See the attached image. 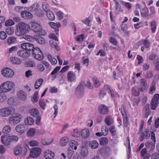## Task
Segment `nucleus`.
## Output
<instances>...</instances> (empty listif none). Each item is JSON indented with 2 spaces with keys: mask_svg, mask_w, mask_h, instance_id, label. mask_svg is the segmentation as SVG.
<instances>
[{
  "mask_svg": "<svg viewBox=\"0 0 159 159\" xmlns=\"http://www.w3.org/2000/svg\"><path fill=\"white\" fill-rule=\"evenodd\" d=\"M29 26L24 22H20L16 25V28L15 31L16 34L18 36H21L26 32Z\"/></svg>",
  "mask_w": 159,
  "mask_h": 159,
  "instance_id": "obj_1",
  "label": "nucleus"
},
{
  "mask_svg": "<svg viewBox=\"0 0 159 159\" xmlns=\"http://www.w3.org/2000/svg\"><path fill=\"white\" fill-rule=\"evenodd\" d=\"M30 28L34 32L40 35H44L46 32L43 30L41 25L38 22L35 21L31 22L30 23Z\"/></svg>",
  "mask_w": 159,
  "mask_h": 159,
  "instance_id": "obj_2",
  "label": "nucleus"
},
{
  "mask_svg": "<svg viewBox=\"0 0 159 159\" xmlns=\"http://www.w3.org/2000/svg\"><path fill=\"white\" fill-rule=\"evenodd\" d=\"M14 85L15 84L13 82L7 81L1 85L0 89L1 91L3 93H7L12 90Z\"/></svg>",
  "mask_w": 159,
  "mask_h": 159,
  "instance_id": "obj_3",
  "label": "nucleus"
},
{
  "mask_svg": "<svg viewBox=\"0 0 159 159\" xmlns=\"http://www.w3.org/2000/svg\"><path fill=\"white\" fill-rule=\"evenodd\" d=\"M28 148V146L23 147L20 146H18L15 148V154L16 156L24 157L27 153Z\"/></svg>",
  "mask_w": 159,
  "mask_h": 159,
  "instance_id": "obj_4",
  "label": "nucleus"
},
{
  "mask_svg": "<svg viewBox=\"0 0 159 159\" xmlns=\"http://www.w3.org/2000/svg\"><path fill=\"white\" fill-rule=\"evenodd\" d=\"M15 111V108L11 107H4L0 109V116L7 117L12 114Z\"/></svg>",
  "mask_w": 159,
  "mask_h": 159,
  "instance_id": "obj_5",
  "label": "nucleus"
},
{
  "mask_svg": "<svg viewBox=\"0 0 159 159\" xmlns=\"http://www.w3.org/2000/svg\"><path fill=\"white\" fill-rule=\"evenodd\" d=\"M21 120V116L18 114H15L12 116L9 117L8 123L13 125H16Z\"/></svg>",
  "mask_w": 159,
  "mask_h": 159,
  "instance_id": "obj_6",
  "label": "nucleus"
},
{
  "mask_svg": "<svg viewBox=\"0 0 159 159\" xmlns=\"http://www.w3.org/2000/svg\"><path fill=\"white\" fill-rule=\"evenodd\" d=\"M33 57L35 59L40 61L43 58L42 52L38 48H35L32 52Z\"/></svg>",
  "mask_w": 159,
  "mask_h": 159,
  "instance_id": "obj_7",
  "label": "nucleus"
},
{
  "mask_svg": "<svg viewBox=\"0 0 159 159\" xmlns=\"http://www.w3.org/2000/svg\"><path fill=\"white\" fill-rule=\"evenodd\" d=\"M1 73L4 76L8 78L12 77L14 74V71L8 68H3L1 71Z\"/></svg>",
  "mask_w": 159,
  "mask_h": 159,
  "instance_id": "obj_8",
  "label": "nucleus"
},
{
  "mask_svg": "<svg viewBox=\"0 0 159 159\" xmlns=\"http://www.w3.org/2000/svg\"><path fill=\"white\" fill-rule=\"evenodd\" d=\"M41 149L39 148L35 147L31 149L30 156L33 158L38 157L41 153Z\"/></svg>",
  "mask_w": 159,
  "mask_h": 159,
  "instance_id": "obj_9",
  "label": "nucleus"
},
{
  "mask_svg": "<svg viewBox=\"0 0 159 159\" xmlns=\"http://www.w3.org/2000/svg\"><path fill=\"white\" fill-rule=\"evenodd\" d=\"M21 48L28 52H30L34 49L33 45L30 43H24L21 44Z\"/></svg>",
  "mask_w": 159,
  "mask_h": 159,
  "instance_id": "obj_10",
  "label": "nucleus"
},
{
  "mask_svg": "<svg viewBox=\"0 0 159 159\" xmlns=\"http://www.w3.org/2000/svg\"><path fill=\"white\" fill-rule=\"evenodd\" d=\"M98 111L99 113L102 115H106L109 111L108 108L105 105L101 104L98 107Z\"/></svg>",
  "mask_w": 159,
  "mask_h": 159,
  "instance_id": "obj_11",
  "label": "nucleus"
},
{
  "mask_svg": "<svg viewBox=\"0 0 159 159\" xmlns=\"http://www.w3.org/2000/svg\"><path fill=\"white\" fill-rule=\"evenodd\" d=\"M16 130L21 134H23L26 131L25 126L24 124H20L16 125L15 127Z\"/></svg>",
  "mask_w": 159,
  "mask_h": 159,
  "instance_id": "obj_12",
  "label": "nucleus"
},
{
  "mask_svg": "<svg viewBox=\"0 0 159 159\" xmlns=\"http://www.w3.org/2000/svg\"><path fill=\"white\" fill-rule=\"evenodd\" d=\"M54 156V153L49 150H45L44 152V156L45 159H53Z\"/></svg>",
  "mask_w": 159,
  "mask_h": 159,
  "instance_id": "obj_13",
  "label": "nucleus"
},
{
  "mask_svg": "<svg viewBox=\"0 0 159 159\" xmlns=\"http://www.w3.org/2000/svg\"><path fill=\"white\" fill-rule=\"evenodd\" d=\"M17 95L18 98L22 101H25L27 99L26 93L23 90H20L18 92Z\"/></svg>",
  "mask_w": 159,
  "mask_h": 159,
  "instance_id": "obj_14",
  "label": "nucleus"
},
{
  "mask_svg": "<svg viewBox=\"0 0 159 159\" xmlns=\"http://www.w3.org/2000/svg\"><path fill=\"white\" fill-rule=\"evenodd\" d=\"M1 141L3 144L7 146H9L11 144L9 136H2L1 137Z\"/></svg>",
  "mask_w": 159,
  "mask_h": 159,
  "instance_id": "obj_15",
  "label": "nucleus"
},
{
  "mask_svg": "<svg viewBox=\"0 0 159 159\" xmlns=\"http://www.w3.org/2000/svg\"><path fill=\"white\" fill-rule=\"evenodd\" d=\"M145 134L143 132H141L140 134V140L141 141H142L144 139H148L149 138L150 136V134L149 133L148 130L147 129L145 130Z\"/></svg>",
  "mask_w": 159,
  "mask_h": 159,
  "instance_id": "obj_16",
  "label": "nucleus"
},
{
  "mask_svg": "<svg viewBox=\"0 0 159 159\" xmlns=\"http://www.w3.org/2000/svg\"><path fill=\"white\" fill-rule=\"evenodd\" d=\"M17 54L22 57L27 58L30 56V53L29 52L26 51L25 50L23 49L18 51Z\"/></svg>",
  "mask_w": 159,
  "mask_h": 159,
  "instance_id": "obj_17",
  "label": "nucleus"
},
{
  "mask_svg": "<svg viewBox=\"0 0 159 159\" xmlns=\"http://www.w3.org/2000/svg\"><path fill=\"white\" fill-rule=\"evenodd\" d=\"M149 104H147L144 107L143 114L144 117L147 118L150 113L151 111L149 108Z\"/></svg>",
  "mask_w": 159,
  "mask_h": 159,
  "instance_id": "obj_18",
  "label": "nucleus"
},
{
  "mask_svg": "<svg viewBox=\"0 0 159 159\" xmlns=\"http://www.w3.org/2000/svg\"><path fill=\"white\" fill-rule=\"evenodd\" d=\"M76 75L72 71L68 72L67 75V79L68 81L72 82L75 80Z\"/></svg>",
  "mask_w": 159,
  "mask_h": 159,
  "instance_id": "obj_19",
  "label": "nucleus"
},
{
  "mask_svg": "<svg viewBox=\"0 0 159 159\" xmlns=\"http://www.w3.org/2000/svg\"><path fill=\"white\" fill-rule=\"evenodd\" d=\"M146 81L144 79H141L140 80V87L139 89V90L141 92H143L146 89L147 86Z\"/></svg>",
  "mask_w": 159,
  "mask_h": 159,
  "instance_id": "obj_20",
  "label": "nucleus"
},
{
  "mask_svg": "<svg viewBox=\"0 0 159 159\" xmlns=\"http://www.w3.org/2000/svg\"><path fill=\"white\" fill-rule=\"evenodd\" d=\"M123 111L122 110V108H121V113L123 119V123L125 127H126L128 126V121L126 113L124 111V106H122Z\"/></svg>",
  "mask_w": 159,
  "mask_h": 159,
  "instance_id": "obj_21",
  "label": "nucleus"
},
{
  "mask_svg": "<svg viewBox=\"0 0 159 159\" xmlns=\"http://www.w3.org/2000/svg\"><path fill=\"white\" fill-rule=\"evenodd\" d=\"M110 150V149L109 148H102L100 150V152L102 156L106 157L109 155Z\"/></svg>",
  "mask_w": 159,
  "mask_h": 159,
  "instance_id": "obj_22",
  "label": "nucleus"
},
{
  "mask_svg": "<svg viewBox=\"0 0 159 159\" xmlns=\"http://www.w3.org/2000/svg\"><path fill=\"white\" fill-rule=\"evenodd\" d=\"M141 155L143 158V159H149L150 156L149 153H147V150L145 148L141 150Z\"/></svg>",
  "mask_w": 159,
  "mask_h": 159,
  "instance_id": "obj_23",
  "label": "nucleus"
},
{
  "mask_svg": "<svg viewBox=\"0 0 159 159\" xmlns=\"http://www.w3.org/2000/svg\"><path fill=\"white\" fill-rule=\"evenodd\" d=\"M21 15L22 17L27 19H31L33 17V15L30 12L25 11L21 13Z\"/></svg>",
  "mask_w": 159,
  "mask_h": 159,
  "instance_id": "obj_24",
  "label": "nucleus"
},
{
  "mask_svg": "<svg viewBox=\"0 0 159 159\" xmlns=\"http://www.w3.org/2000/svg\"><path fill=\"white\" fill-rule=\"evenodd\" d=\"M155 140H153V141L149 142H146L145 145L147 148H151V149H150V151H152L155 148Z\"/></svg>",
  "mask_w": 159,
  "mask_h": 159,
  "instance_id": "obj_25",
  "label": "nucleus"
},
{
  "mask_svg": "<svg viewBox=\"0 0 159 159\" xmlns=\"http://www.w3.org/2000/svg\"><path fill=\"white\" fill-rule=\"evenodd\" d=\"M68 139L66 137H64L60 139L59 144L62 146H64L66 145L68 143Z\"/></svg>",
  "mask_w": 159,
  "mask_h": 159,
  "instance_id": "obj_26",
  "label": "nucleus"
},
{
  "mask_svg": "<svg viewBox=\"0 0 159 159\" xmlns=\"http://www.w3.org/2000/svg\"><path fill=\"white\" fill-rule=\"evenodd\" d=\"M157 22L155 20H153L150 23V29L152 33H155L157 28Z\"/></svg>",
  "mask_w": 159,
  "mask_h": 159,
  "instance_id": "obj_27",
  "label": "nucleus"
},
{
  "mask_svg": "<svg viewBox=\"0 0 159 159\" xmlns=\"http://www.w3.org/2000/svg\"><path fill=\"white\" fill-rule=\"evenodd\" d=\"M99 145L98 142L95 140L91 141L89 143V147L92 149H96Z\"/></svg>",
  "mask_w": 159,
  "mask_h": 159,
  "instance_id": "obj_28",
  "label": "nucleus"
},
{
  "mask_svg": "<svg viewBox=\"0 0 159 159\" xmlns=\"http://www.w3.org/2000/svg\"><path fill=\"white\" fill-rule=\"evenodd\" d=\"M35 39L37 42L40 44H44L45 43V39L41 36H36Z\"/></svg>",
  "mask_w": 159,
  "mask_h": 159,
  "instance_id": "obj_29",
  "label": "nucleus"
},
{
  "mask_svg": "<svg viewBox=\"0 0 159 159\" xmlns=\"http://www.w3.org/2000/svg\"><path fill=\"white\" fill-rule=\"evenodd\" d=\"M11 62L14 64H19L21 63V61L19 58L12 57L10 59Z\"/></svg>",
  "mask_w": 159,
  "mask_h": 159,
  "instance_id": "obj_30",
  "label": "nucleus"
},
{
  "mask_svg": "<svg viewBox=\"0 0 159 159\" xmlns=\"http://www.w3.org/2000/svg\"><path fill=\"white\" fill-rule=\"evenodd\" d=\"M81 155L84 157H87L88 154V152L85 147L82 146L80 152Z\"/></svg>",
  "mask_w": 159,
  "mask_h": 159,
  "instance_id": "obj_31",
  "label": "nucleus"
},
{
  "mask_svg": "<svg viewBox=\"0 0 159 159\" xmlns=\"http://www.w3.org/2000/svg\"><path fill=\"white\" fill-rule=\"evenodd\" d=\"M47 16L48 19L51 21L53 20H55V16L53 13L50 11H48L47 12Z\"/></svg>",
  "mask_w": 159,
  "mask_h": 159,
  "instance_id": "obj_32",
  "label": "nucleus"
},
{
  "mask_svg": "<svg viewBox=\"0 0 159 159\" xmlns=\"http://www.w3.org/2000/svg\"><path fill=\"white\" fill-rule=\"evenodd\" d=\"M104 121L107 125L110 126L111 125L113 122V120L111 116H107L106 117Z\"/></svg>",
  "mask_w": 159,
  "mask_h": 159,
  "instance_id": "obj_33",
  "label": "nucleus"
},
{
  "mask_svg": "<svg viewBox=\"0 0 159 159\" xmlns=\"http://www.w3.org/2000/svg\"><path fill=\"white\" fill-rule=\"evenodd\" d=\"M80 133H81V134L83 138L88 137L89 134V130L87 129L82 130Z\"/></svg>",
  "mask_w": 159,
  "mask_h": 159,
  "instance_id": "obj_34",
  "label": "nucleus"
},
{
  "mask_svg": "<svg viewBox=\"0 0 159 159\" xmlns=\"http://www.w3.org/2000/svg\"><path fill=\"white\" fill-rule=\"evenodd\" d=\"M49 25L53 29L59 28L61 26V24L59 22L54 23L52 22H50L48 23Z\"/></svg>",
  "mask_w": 159,
  "mask_h": 159,
  "instance_id": "obj_35",
  "label": "nucleus"
},
{
  "mask_svg": "<svg viewBox=\"0 0 159 159\" xmlns=\"http://www.w3.org/2000/svg\"><path fill=\"white\" fill-rule=\"evenodd\" d=\"M25 66L27 67H34L36 66V64L34 61L30 60L26 62Z\"/></svg>",
  "mask_w": 159,
  "mask_h": 159,
  "instance_id": "obj_36",
  "label": "nucleus"
},
{
  "mask_svg": "<svg viewBox=\"0 0 159 159\" xmlns=\"http://www.w3.org/2000/svg\"><path fill=\"white\" fill-rule=\"evenodd\" d=\"M48 60L51 62L52 65H55L57 63V59L55 58L52 57V56L51 55H48Z\"/></svg>",
  "mask_w": 159,
  "mask_h": 159,
  "instance_id": "obj_37",
  "label": "nucleus"
},
{
  "mask_svg": "<svg viewBox=\"0 0 159 159\" xmlns=\"http://www.w3.org/2000/svg\"><path fill=\"white\" fill-rule=\"evenodd\" d=\"M34 122V120L31 117L27 118L25 120V123L26 125H31L33 124Z\"/></svg>",
  "mask_w": 159,
  "mask_h": 159,
  "instance_id": "obj_38",
  "label": "nucleus"
},
{
  "mask_svg": "<svg viewBox=\"0 0 159 159\" xmlns=\"http://www.w3.org/2000/svg\"><path fill=\"white\" fill-rule=\"evenodd\" d=\"M39 113V111L36 109H32L30 111V114L34 117L38 116Z\"/></svg>",
  "mask_w": 159,
  "mask_h": 159,
  "instance_id": "obj_39",
  "label": "nucleus"
},
{
  "mask_svg": "<svg viewBox=\"0 0 159 159\" xmlns=\"http://www.w3.org/2000/svg\"><path fill=\"white\" fill-rule=\"evenodd\" d=\"M43 80L42 79H40L35 84V88L37 89L41 86L43 82Z\"/></svg>",
  "mask_w": 159,
  "mask_h": 159,
  "instance_id": "obj_40",
  "label": "nucleus"
},
{
  "mask_svg": "<svg viewBox=\"0 0 159 159\" xmlns=\"http://www.w3.org/2000/svg\"><path fill=\"white\" fill-rule=\"evenodd\" d=\"M71 143L70 147L69 148H72V149L73 150V149L75 150H76L77 149L76 146L78 144V142L74 140H71Z\"/></svg>",
  "mask_w": 159,
  "mask_h": 159,
  "instance_id": "obj_41",
  "label": "nucleus"
},
{
  "mask_svg": "<svg viewBox=\"0 0 159 159\" xmlns=\"http://www.w3.org/2000/svg\"><path fill=\"white\" fill-rule=\"evenodd\" d=\"M158 104L159 102L157 101H155L152 100L151 103V108L152 109L155 110L156 109Z\"/></svg>",
  "mask_w": 159,
  "mask_h": 159,
  "instance_id": "obj_42",
  "label": "nucleus"
},
{
  "mask_svg": "<svg viewBox=\"0 0 159 159\" xmlns=\"http://www.w3.org/2000/svg\"><path fill=\"white\" fill-rule=\"evenodd\" d=\"M52 142V139H43L42 140V143L44 145H49Z\"/></svg>",
  "mask_w": 159,
  "mask_h": 159,
  "instance_id": "obj_43",
  "label": "nucleus"
},
{
  "mask_svg": "<svg viewBox=\"0 0 159 159\" xmlns=\"http://www.w3.org/2000/svg\"><path fill=\"white\" fill-rule=\"evenodd\" d=\"M107 143V139L106 137L101 138L99 139V144L100 145H105Z\"/></svg>",
  "mask_w": 159,
  "mask_h": 159,
  "instance_id": "obj_44",
  "label": "nucleus"
},
{
  "mask_svg": "<svg viewBox=\"0 0 159 159\" xmlns=\"http://www.w3.org/2000/svg\"><path fill=\"white\" fill-rule=\"evenodd\" d=\"M115 9L116 10L115 13L116 14H118L120 12H122L124 11V8L122 7L119 3L116 6V5H115Z\"/></svg>",
  "mask_w": 159,
  "mask_h": 159,
  "instance_id": "obj_45",
  "label": "nucleus"
},
{
  "mask_svg": "<svg viewBox=\"0 0 159 159\" xmlns=\"http://www.w3.org/2000/svg\"><path fill=\"white\" fill-rule=\"evenodd\" d=\"M38 91H36L34 93V95L31 99L33 102H37L38 100Z\"/></svg>",
  "mask_w": 159,
  "mask_h": 159,
  "instance_id": "obj_46",
  "label": "nucleus"
},
{
  "mask_svg": "<svg viewBox=\"0 0 159 159\" xmlns=\"http://www.w3.org/2000/svg\"><path fill=\"white\" fill-rule=\"evenodd\" d=\"M11 127L9 125H7L3 127L2 129V132L5 134L9 133L11 130Z\"/></svg>",
  "mask_w": 159,
  "mask_h": 159,
  "instance_id": "obj_47",
  "label": "nucleus"
},
{
  "mask_svg": "<svg viewBox=\"0 0 159 159\" xmlns=\"http://www.w3.org/2000/svg\"><path fill=\"white\" fill-rule=\"evenodd\" d=\"M39 7V5L37 3H35L29 8V10L30 11H33L37 10Z\"/></svg>",
  "mask_w": 159,
  "mask_h": 159,
  "instance_id": "obj_48",
  "label": "nucleus"
},
{
  "mask_svg": "<svg viewBox=\"0 0 159 159\" xmlns=\"http://www.w3.org/2000/svg\"><path fill=\"white\" fill-rule=\"evenodd\" d=\"M36 132V130L34 128H31L27 132V135L29 137H32L34 135Z\"/></svg>",
  "mask_w": 159,
  "mask_h": 159,
  "instance_id": "obj_49",
  "label": "nucleus"
},
{
  "mask_svg": "<svg viewBox=\"0 0 159 159\" xmlns=\"http://www.w3.org/2000/svg\"><path fill=\"white\" fill-rule=\"evenodd\" d=\"M14 29L12 27H8L6 28V31L9 35H11L14 33Z\"/></svg>",
  "mask_w": 159,
  "mask_h": 159,
  "instance_id": "obj_50",
  "label": "nucleus"
},
{
  "mask_svg": "<svg viewBox=\"0 0 159 159\" xmlns=\"http://www.w3.org/2000/svg\"><path fill=\"white\" fill-rule=\"evenodd\" d=\"M148 11L147 8H143L141 11V15L142 17H146L148 16Z\"/></svg>",
  "mask_w": 159,
  "mask_h": 159,
  "instance_id": "obj_51",
  "label": "nucleus"
},
{
  "mask_svg": "<svg viewBox=\"0 0 159 159\" xmlns=\"http://www.w3.org/2000/svg\"><path fill=\"white\" fill-rule=\"evenodd\" d=\"M42 7L44 11H45L46 13L48 11H50L49 10V5L46 3H43L42 5Z\"/></svg>",
  "mask_w": 159,
  "mask_h": 159,
  "instance_id": "obj_52",
  "label": "nucleus"
},
{
  "mask_svg": "<svg viewBox=\"0 0 159 159\" xmlns=\"http://www.w3.org/2000/svg\"><path fill=\"white\" fill-rule=\"evenodd\" d=\"M22 35L23 38L27 40L31 41L34 39L33 37L31 35L24 34Z\"/></svg>",
  "mask_w": 159,
  "mask_h": 159,
  "instance_id": "obj_53",
  "label": "nucleus"
},
{
  "mask_svg": "<svg viewBox=\"0 0 159 159\" xmlns=\"http://www.w3.org/2000/svg\"><path fill=\"white\" fill-rule=\"evenodd\" d=\"M10 139L11 143L13 142L16 143L18 141V137L16 135H13L9 136Z\"/></svg>",
  "mask_w": 159,
  "mask_h": 159,
  "instance_id": "obj_54",
  "label": "nucleus"
},
{
  "mask_svg": "<svg viewBox=\"0 0 159 159\" xmlns=\"http://www.w3.org/2000/svg\"><path fill=\"white\" fill-rule=\"evenodd\" d=\"M84 86V83L82 82L80 83L76 89L77 92H80L81 91H83Z\"/></svg>",
  "mask_w": 159,
  "mask_h": 159,
  "instance_id": "obj_55",
  "label": "nucleus"
},
{
  "mask_svg": "<svg viewBox=\"0 0 159 159\" xmlns=\"http://www.w3.org/2000/svg\"><path fill=\"white\" fill-rule=\"evenodd\" d=\"M28 144L31 147L38 146L39 142L36 140H32L29 142Z\"/></svg>",
  "mask_w": 159,
  "mask_h": 159,
  "instance_id": "obj_56",
  "label": "nucleus"
},
{
  "mask_svg": "<svg viewBox=\"0 0 159 159\" xmlns=\"http://www.w3.org/2000/svg\"><path fill=\"white\" fill-rule=\"evenodd\" d=\"M50 43L52 47L55 48L57 50H58V47L56 42L53 41V40H51L50 41Z\"/></svg>",
  "mask_w": 159,
  "mask_h": 159,
  "instance_id": "obj_57",
  "label": "nucleus"
},
{
  "mask_svg": "<svg viewBox=\"0 0 159 159\" xmlns=\"http://www.w3.org/2000/svg\"><path fill=\"white\" fill-rule=\"evenodd\" d=\"M16 41L15 38L13 37H9L7 39V43L9 44L15 43Z\"/></svg>",
  "mask_w": 159,
  "mask_h": 159,
  "instance_id": "obj_58",
  "label": "nucleus"
},
{
  "mask_svg": "<svg viewBox=\"0 0 159 159\" xmlns=\"http://www.w3.org/2000/svg\"><path fill=\"white\" fill-rule=\"evenodd\" d=\"M105 90L109 94L113 90L112 88L109 85L107 84L104 85V90Z\"/></svg>",
  "mask_w": 159,
  "mask_h": 159,
  "instance_id": "obj_59",
  "label": "nucleus"
},
{
  "mask_svg": "<svg viewBox=\"0 0 159 159\" xmlns=\"http://www.w3.org/2000/svg\"><path fill=\"white\" fill-rule=\"evenodd\" d=\"M93 83L95 87H98L100 85L99 81L98 80L97 78L95 77L93 78Z\"/></svg>",
  "mask_w": 159,
  "mask_h": 159,
  "instance_id": "obj_60",
  "label": "nucleus"
},
{
  "mask_svg": "<svg viewBox=\"0 0 159 159\" xmlns=\"http://www.w3.org/2000/svg\"><path fill=\"white\" fill-rule=\"evenodd\" d=\"M131 93L132 94L135 96H138L139 93V91H137L135 89L133 88L131 89Z\"/></svg>",
  "mask_w": 159,
  "mask_h": 159,
  "instance_id": "obj_61",
  "label": "nucleus"
},
{
  "mask_svg": "<svg viewBox=\"0 0 159 159\" xmlns=\"http://www.w3.org/2000/svg\"><path fill=\"white\" fill-rule=\"evenodd\" d=\"M7 37V34L4 31L0 32V38L2 40H4Z\"/></svg>",
  "mask_w": 159,
  "mask_h": 159,
  "instance_id": "obj_62",
  "label": "nucleus"
},
{
  "mask_svg": "<svg viewBox=\"0 0 159 159\" xmlns=\"http://www.w3.org/2000/svg\"><path fill=\"white\" fill-rule=\"evenodd\" d=\"M15 24V22L12 20L10 19L7 20L5 23V25L6 26H11Z\"/></svg>",
  "mask_w": 159,
  "mask_h": 159,
  "instance_id": "obj_63",
  "label": "nucleus"
},
{
  "mask_svg": "<svg viewBox=\"0 0 159 159\" xmlns=\"http://www.w3.org/2000/svg\"><path fill=\"white\" fill-rule=\"evenodd\" d=\"M154 63V66L156 70H159V58L155 60Z\"/></svg>",
  "mask_w": 159,
  "mask_h": 159,
  "instance_id": "obj_64",
  "label": "nucleus"
}]
</instances>
